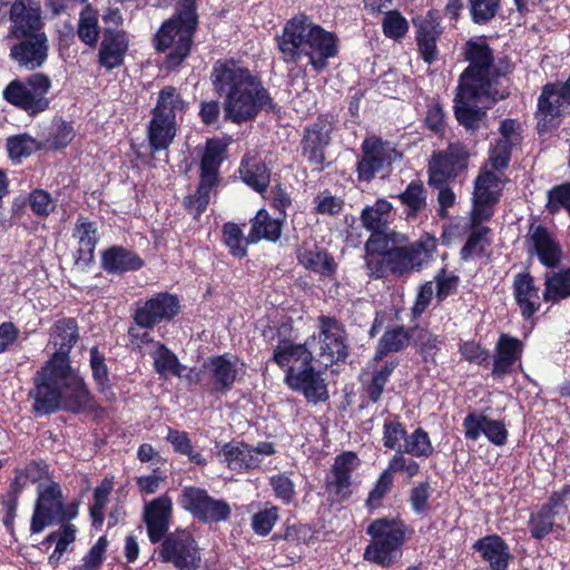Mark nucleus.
Segmentation results:
<instances>
[{"instance_id": "nucleus-43", "label": "nucleus", "mask_w": 570, "mask_h": 570, "mask_svg": "<svg viewBox=\"0 0 570 570\" xmlns=\"http://www.w3.org/2000/svg\"><path fill=\"white\" fill-rule=\"evenodd\" d=\"M166 441L171 444L175 452L188 456L191 463L197 465H205L207 463L202 453L193 448L188 434L185 431L168 428Z\"/></svg>"}, {"instance_id": "nucleus-18", "label": "nucleus", "mask_w": 570, "mask_h": 570, "mask_svg": "<svg viewBox=\"0 0 570 570\" xmlns=\"http://www.w3.org/2000/svg\"><path fill=\"white\" fill-rule=\"evenodd\" d=\"M312 343H316L315 336L308 337L304 343L282 340L274 348L273 361L285 368V375H289L292 370L302 371L312 364Z\"/></svg>"}, {"instance_id": "nucleus-33", "label": "nucleus", "mask_w": 570, "mask_h": 570, "mask_svg": "<svg viewBox=\"0 0 570 570\" xmlns=\"http://www.w3.org/2000/svg\"><path fill=\"white\" fill-rule=\"evenodd\" d=\"M513 294L522 316L530 318L540 306L538 291L534 287L532 276L529 274H518L513 281Z\"/></svg>"}, {"instance_id": "nucleus-21", "label": "nucleus", "mask_w": 570, "mask_h": 570, "mask_svg": "<svg viewBox=\"0 0 570 570\" xmlns=\"http://www.w3.org/2000/svg\"><path fill=\"white\" fill-rule=\"evenodd\" d=\"M178 299L167 293H161L148 299L135 313V322L144 328H151L159 322L169 321L178 314Z\"/></svg>"}, {"instance_id": "nucleus-52", "label": "nucleus", "mask_w": 570, "mask_h": 570, "mask_svg": "<svg viewBox=\"0 0 570 570\" xmlns=\"http://www.w3.org/2000/svg\"><path fill=\"white\" fill-rule=\"evenodd\" d=\"M558 511H552L551 507H543L537 513H533L530 519V532L533 538L540 540L549 534L554 524V514Z\"/></svg>"}, {"instance_id": "nucleus-7", "label": "nucleus", "mask_w": 570, "mask_h": 570, "mask_svg": "<svg viewBox=\"0 0 570 570\" xmlns=\"http://www.w3.org/2000/svg\"><path fill=\"white\" fill-rule=\"evenodd\" d=\"M196 14L187 10L177 18L166 21L156 36V48L168 50L166 65L175 68L187 57L191 46L193 32L196 28Z\"/></svg>"}, {"instance_id": "nucleus-27", "label": "nucleus", "mask_w": 570, "mask_h": 570, "mask_svg": "<svg viewBox=\"0 0 570 570\" xmlns=\"http://www.w3.org/2000/svg\"><path fill=\"white\" fill-rule=\"evenodd\" d=\"M500 137L490 150V163L493 168L508 166L510 153L520 142L519 125L512 119H505L500 126Z\"/></svg>"}, {"instance_id": "nucleus-19", "label": "nucleus", "mask_w": 570, "mask_h": 570, "mask_svg": "<svg viewBox=\"0 0 570 570\" xmlns=\"http://www.w3.org/2000/svg\"><path fill=\"white\" fill-rule=\"evenodd\" d=\"M525 248L530 256L535 255L547 267H554L561 258V247L547 227L531 224L525 237Z\"/></svg>"}, {"instance_id": "nucleus-32", "label": "nucleus", "mask_w": 570, "mask_h": 570, "mask_svg": "<svg viewBox=\"0 0 570 570\" xmlns=\"http://www.w3.org/2000/svg\"><path fill=\"white\" fill-rule=\"evenodd\" d=\"M522 347L523 345L520 340L502 334L495 345L493 374L504 375L509 373L514 363L520 358Z\"/></svg>"}, {"instance_id": "nucleus-51", "label": "nucleus", "mask_w": 570, "mask_h": 570, "mask_svg": "<svg viewBox=\"0 0 570 570\" xmlns=\"http://www.w3.org/2000/svg\"><path fill=\"white\" fill-rule=\"evenodd\" d=\"M214 186L215 183L200 179L199 186L195 194L185 197L184 204L195 218L206 209L209 203L210 191Z\"/></svg>"}, {"instance_id": "nucleus-5", "label": "nucleus", "mask_w": 570, "mask_h": 570, "mask_svg": "<svg viewBox=\"0 0 570 570\" xmlns=\"http://www.w3.org/2000/svg\"><path fill=\"white\" fill-rule=\"evenodd\" d=\"M384 249L381 255L368 253L366 262L367 268L372 275L377 278L385 277L389 274L403 276L421 269L433 257L436 249V239L433 237L421 238L409 246H393Z\"/></svg>"}, {"instance_id": "nucleus-4", "label": "nucleus", "mask_w": 570, "mask_h": 570, "mask_svg": "<svg viewBox=\"0 0 570 570\" xmlns=\"http://www.w3.org/2000/svg\"><path fill=\"white\" fill-rule=\"evenodd\" d=\"M278 49L287 63L311 65L315 70L326 67L337 53L336 37L313 23L306 16L289 20L278 38Z\"/></svg>"}, {"instance_id": "nucleus-8", "label": "nucleus", "mask_w": 570, "mask_h": 570, "mask_svg": "<svg viewBox=\"0 0 570 570\" xmlns=\"http://www.w3.org/2000/svg\"><path fill=\"white\" fill-rule=\"evenodd\" d=\"M372 541L364 552V559L381 566L392 564L400 554L406 527L395 519H379L367 528Z\"/></svg>"}, {"instance_id": "nucleus-22", "label": "nucleus", "mask_w": 570, "mask_h": 570, "mask_svg": "<svg viewBox=\"0 0 570 570\" xmlns=\"http://www.w3.org/2000/svg\"><path fill=\"white\" fill-rule=\"evenodd\" d=\"M11 35L14 38L43 35L40 4L35 0H14L10 9Z\"/></svg>"}, {"instance_id": "nucleus-59", "label": "nucleus", "mask_w": 570, "mask_h": 570, "mask_svg": "<svg viewBox=\"0 0 570 570\" xmlns=\"http://www.w3.org/2000/svg\"><path fill=\"white\" fill-rule=\"evenodd\" d=\"M501 0H469L472 20L484 23L491 20L498 12Z\"/></svg>"}, {"instance_id": "nucleus-23", "label": "nucleus", "mask_w": 570, "mask_h": 570, "mask_svg": "<svg viewBox=\"0 0 570 570\" xmlns=\"http://www.w3.org/2000/svg\"><path fill=\"white\" fill-rule=\"evenodd\" d=\"M393 206L386 199H377L373 205L366 206L361 214L363 226L372 232L366 242L367 253H377L383 239V230L387 226Z\"/></svg>"}, {"instance_id": "nucleus-9", "label": "nucleus", "mask_w": 570, "mask_h": 570, "mask_svg": "<svg viewBox=\"0 0 570 570\" xmlns=\"http://www.w3.org/2000/svg\"><path fill=\"white\" fill-rule=\"evenodd\" d=\"M51 80L45 73H32L26 80L14 79L2 91L3 99L29 115H37L49 107L47 97Z\"/></svg>"}, {"instance_id": "nucleus-41", "label": "nucleus", "mask_w": 570, "mask_h": 570, "mask_svg": "<svg viewBox=\"0 0 570 570\" xmlns=\"http://www.w3.org/2000/svg\"><path fill=\"white\" fill-rule=\"evenodd\" d=\"M151 357L156 372L161 376H181L185 371V366L179 363L177 356L160 343L155 344Z\"/></svg>"}, {"instance_id": "nucleus-50", "label": "nucleus", "mask_w": 570, "mask_h": 570, "mask_svg": "<svg viewBox=\"0 0 570 570\" xmlns=\"http://www.w3.org/2000/svg\"><path fill=\"white\" fill-rule=\"evenodd\" d=\"M399 198L406 206L409 216L420 213L426 205L424 188L419 181H412Z\"/></svg>"}, {"instance_id": "nucleus-46", "label": "nucleus", "mask_w": 570, "mask_h": 570, "mask_svg": "<svg viewBox=\"0 0 570 570\" xmlns=\"http://www.w3.org/2000/svg\"><path fill=\"white\" fill-rule=\"evenodd\" d=\"M185 104L174 87H166L159 92V98L154 108V116H168L176 120L177 112L183 111Z\"/></svg>"}, {"instance_id": "nucleus-58", "label": "nucleus", "mask_w": 570, "mask_h": 570, "mask_svg": "<svg viewBox=\"0 0 570 570\" xmlns=\"http://www.w3.org/2000/svg\"><path fill=\"white\" fill-rule=\"evenodd\" d=\"M490 417L481 412L469 413L462 423L466 439L476 441L481 435L487 438L488 423Z\"/></svg>"}, {"instance_id": "nucleus-17", "label": "nucleus", "mask_w": 570, "mask_h": 570, "mask_svg": "<svg viewBox=\"0 0 570 570\" xmlns=\"http://www.w3.org/2000/svg\"><path fill=\"white\" fill-rule=\"evenodd\" d=\"M570 104V76L564 83L547 85L538 101V127L541 131L556 125L564 106Z\"/></svg>"}, {"instance_id": "nucleus-30", "label": "nucleus", "mask_w": 570, "mask_h": 570, "mask_svg": "<svg viewBox=\"0 0 570 570\" xmlns=\"http://www.w3.org/2000/svg\"><path fill=\"white\" fill-rule=\"evenodd\" d=\"M474 549L492 570H507L511 554L509 547L499 535L478 540Z\"/></svg>"}, {"instance_id": "nucleus-29", "label": "nucleus", "mask_w": 570, "mask_h": 570, "mask_svg": "<svg viewBox=\"0 0 570 570\" xmlns=\"http://www.w3.org/2000/svg\"><path fill=\"white\" fill-rule=\"evenodd\" d=\"M330 126L324 122L314 124L305 130L302 153L311 164L322 166L324 163L325 148L330 144Z\"/></svg>"}, {"instance_id": "nucleus-26", "label": "nucleus", "mask_w": 570, "mask_h": 570, "mask_svg": "<svg viewBox=\"0 0 570 570\" xmlns=\"http://www.w3.org/2000/svg\"><path fill=\"white\" fill-rule=\"evenodd\" d=\"M417 26V46L422 58L431 63L436 59V41L442 33L439 17L434 12H429L424 18L414 21Z\"/></svg>"}, {"instance_id": "nucleus-57", "label": "nucleus", "mask_w": 570, "mask_h": 570, "mask_svg": "<svg viewBox=\"0 0 570 570\" xmlns=\"http://www.w3.org/2000/svg\"><path fill=\"white\" fill-rule=\"evenodd\" d=\"M29 206L32 213L40 217H47L55 212L57 202L43 189H35L28 197Z\"/></svg>"}, {"instance_id": "nucleus-61", "label": "nucleus", "mask_w": 570, "mask_h": 570, "mask_svg": "<svg viewBox=\"0 0 570 570\" xmlns=\"http://www.w3.org/2000/svg\"><path fill=\"white\" fill-rule=\"evenodd\" d=\"M278 520V509L269 507L256 512L252 518L253 531L258 535L268 534Z\"/></svg>"}, {"instance_id": "nucleus-10", "label": "nucleus", "mask_w": 570, "mask_h": 570, "mask_svg": "<svg viewBox=\"0 0 570 570\" xmlns=\"http://www.w3.org/2000/svg\"><path fill=\"white\" fill-rule=\"evenodd\" d=\"M159 559L173 563L178 570H198L202 564L199 547L186 530H176L166 535L159 549Z\"/></svg>"}, {"instance_id": "nucleus-37", "label": "nucleus", "mask_w": 570, "mask_h": 570, "mask_svg": "<svg viewBox=\"0 0 570 570\" xmlns=\"http://www.w3.org/2000/svg\"><path fill=\"white\" fill-rule=\"evenodd\" d=\"M72 236L79 245L77 263L82 262L87 264L91 262L98 242L96 224L80 217L75 225Z\"/></svg>"}, {"instance_id": "nucleus-35", "label": "nucleus", "mask_w": 570, "mask_h": 570, "mask_svg": "<svg viewBox=\"0 0 570 570\" xmlns=\"http://www.w3.org/2000/svg\"><path fill=\"white\" fill-rule=\"evenodd\" d=\"M218 454L228 468L233 470L252 469L261 463V459L256 458L255 451L239 442L225 444Z\"/></svg>"}, {"instance_id": "nucleus-16", "label": "nucleus", "mask_w": 570, "mask_h": 570, "mask_svg": "<svg viewBox=\"0 0 570 570\" xmlns=\"http://www.w3.org/2000/svg\"><path fill=\"white\" fill-rule=\"evenodd\" d=\"M469 151L460 142L450 144L445 151L434 154L430 161V184L441 186L466 167Z\"/></svg>"}, {"instance_id": "nucleus-25", "label": "nucleus", "mask_w": 570, "mask_h": 570, "mask_svg": "<svg viewBox=\"0 0 570 570\" xmlns=\"http://www.w3.org/2000/svg\"><path fill=\"white\" fill-rule=\"evenodd\" d=\"M26 40L11 48L10 57L28 70L43 65L48 56V40L46 35L24 36Z\"/></svg>"}, {"instance_id": "nucleus-42", "label": "nucleus", "mask_w": 570, "mask_h": 570, "mask_svg": "<svg viewBox=\"0 0 570 570\" xmlns=\"http://www.w3.org/2000/svg\"><path fill=\"white\" fill-rule=\"evenodd\" d=\"M297 259L307 269L320 274L331 275L334 272L333 259L325 252L312 250L302 246L297 250Z\"/></svg>"}, {"instance_id": "nucleus-3", "label": "nucleus", "mask_w": 570, "mask_h": 570, "mask_svg": "<svg viewBox=\"0 0 570 570\" xmlns=\"http://www.w3.org/2000/svg\"><path fill=\"white\" fill-rule=\"evenodd\" d=\"M212 77L217 92L224 97L226 119L242 124L271 107L272 99L261 79L239 62L217 61Z\"/></svg>"}, {"instance_id": "nucleus-15", "label": "nucleus", "mask_w": 570, "mask_h": 570, "mask_svg": "<svg viewBox=\"0 0 570 570\" xmlns=\"http://www.w3.org/2000/svg\"><path fill=\"white\" fill-rule=\"evenodd\" d=\"M360 464V459L353 452H344L335 458L325 480L326 493L333 502H343L352 495V473Z\"/></svg>"}, {"instance_id": "nucleus-62", "label": "nucleus", "mask_w": 570, "mask_h": 570, "mask_svg": "<svg viewBox=\"0 0 570 570\" xmlns=\"http://www.w3.org/2000/svg\"><path fill=\"white\" fill-rule=\"evenodd\" d=\"M385 470L390 472L392 476L395 472H404L409 478H413L420 472V465L413 459L405 458L404 453L396 452L390 460Z\"/></svg>"}, {"instance_id": "nucleus-48", "label": "nucleus", "mask_w": 570, "mask_h": 570, "mask_svg": "<svg viewBox=\"0 0 570 570\" xmlns=\"http://www.w3.org/2000/svg\"><path fill=\"white\" fill-rule=\"evenodd\" d=\"M409 334L402 326L387 330L379 342V352L375 360H381L383 354L396 352L407 345Z\"/></svg>"}, {"instance_id": "nucleus-24", "label": "nucleus", "mask_w": 570, "mask_h": 570, "mask_svg": "<svg viewBox=\"0 0 570 570\" xmlns=\"http://www.w3.org/2000/svg\"><path fill=\"white\" fill-rule=\"evenodd\" d=\"M171 511L173 502L167 495H161L145 505L144 521L153 543L159 542L168 531Z\"/></svg>"}, {"instance_id": "nucleus-40", "label": "nucleus", "mask_w": 570, "mask_h": 570, "mask_svg": "<svg viewBox=\"0 0 570 570\" xmlns=\"http://www.w3.org/2000/svg\"><path fill=\"white\" fill-rule=\"evenodd\" d=\"M224 151L225 145L220 140L210 139L207 141L200 163V179L216 184Z\"/></svg>"}, {"instance_id": "nucleus-64", "label": "nucleus", "mask_w": 570, "mask_h": 570, "mask_svg": "<svg viewBox=\"0 0 570 570\" xmlns=\"http://www.w3.org/2000/svg\"><path fill=\"white\" fill-rule=\"evenodd\" d=\"M560 207L567 208L570 213V183L557 186L549 191V210L556 213Z\"/></svg>"}, {"instance_id": "nucleus-60", "label": "nucleus", "mask_w": 570, "mask_h": 570, "mask_svg": "<svg viewBox=\"0 0 570 570\" xmlns=\"http://www.w3.org/2000/svg\"><path fill=\"white\" fill-rule=\"evenodd\" d=\"M382 27L384 35L394 40L403 38L409 30L406 19L397 11H389L383 19Z\"/></svg>"}, {"instance_id": "nucleus-13", "label": "nucleus", "mask_w": 570, "mask_h": 570, "mask_svg": "<svg viewBox=\"0 0 570 570\" xmlns=\"http://www.w3.org/2000/svg\"><path fill=\"white\" fill-rule=\"evenodd\" d=\"M502 188L503 183L498 173L484 169L478 175L474 181L473 207L471 212V220L474 224H481L492 217Z\"/></svg>"}, {"instance_id": "nucleus-56", "label": "nucleus", "mask_w": 570, "mask_h": 570, "mask_svg": "<svg viewBox=\"0 0 570 570\" xmlns=\"http://www.w3.org/2000/svg\"><path fill=\"white\" fill-rule=\"evenodd\" d=\"M406 431L402 423L395 420H385L383 424L382 441L385 448L401 452Z\"/></svg>"}, {"instance_id": "nucleus-1", "label": "nucleus", "mask_w": 570, "mask_h": 570, "mask_svg": "<svg viewBox=\"0 0 570 570\" xmlns=\"http://www.w3.org/2000/svg\"><path fill=\"white\" fill-rule=\"evenodd\" d=\"M78 326L71 318L57 321L50 330L51 358L35 379L30 391L33 411L47 415L59 409L78 412L89 404V392L76 370L69 365V353L78 341Z\"/></svg>"}, {"instance_id": "nucleus-11", "label": "nucleus", "mask_w": 570, "mask_h": 570, "mask_svg": "<svg viewBox=\"0 0 570 570\" xmlns=\"http://www.w3.org/2000/svg\"><path fill=\"white\" fill-rule=\"evenodd\" d=\"M318 335L312 350L325 365L344 360L347 356V338L344 327L332 317H318Z\"/></svg>"}, {"instance_id": "nucleus-47", "label": "nucleus", "mask_w": 570, "mask_h": 570, "mask_svg": "<svg viewBox=\"0 0 570 570\" xmlns=\"http://www.w3.org/2000/svg\"><path fill=\"white\" fill-rule=\"evenodd\" d=\"M78 36L88 46H95L99 37L98 17L96 11L87 6L80 13Z\"/></svg>"}, {"instance_id": "nucleus-45", "label": "nucleus", "mask_w": 570, "mask_h": 570, "mask_svg": "<svg viewBox=\"0 0 570 570\" xmlns=\"http://www.w3.org/2000/svg\"><path fill=\"white\" fill-rule=\"evenodd\" d=\"M401 452L415 458H429L433 453L429 434L421 428L411 434L406 433Z\"/></svg>"}, {"instance_id": "nucleus-63", "label": "nucleus", "mask_w": 570, "mask_h": 570, "mask_svg": "<svg viewBox=\"0 0 570 570\" xmlns=\"http://www.w3.org/2000/svg\"><path fill=\"white\" fill-rule=\"evenodd\" d=\"M108 541L100 537L82 559V570H98L107 550Z\"/></svg>"}, {"instance_id": "nucleus-44", "label": "nucleus", "mask_w": 570, "mask_h": 570, "mask_svg": "<svg viewBox=\"0 0 570 570\" xmlns=\"http://www.w3.org/2000/svg\"><path fill=\"white\" fill-rule=\"evenodd\" d=\"M570 296V269L553 273L546 277L543 299L557 302Z\"/></svg>"}, {"instance_id": "nucleus-14", "label": "nucleus", "mask_w": 570, "mask_h": 570, "mask_svg": "<svg viewBox=\"0 0 570 570\" xmlns=\"http://www.w3.org/2000/svg\"><path fill=\"white\" fill-rule=\"evenodd\" d=\"M179 502L186 511L204 522L224 521L230 514L225 501L214 499L206 490L196 487L184 488Z\"/></svg>"}, {"instance_id": "nucleus-31", "label": "nucleus", "mask_w": 570, "mask_h": 570, "mask_svg": "<svg viewBox=\"0 0 570 570\" xmlns=\"http://www.w3.org/2000/svg\"><path fill=\"white\" fill-rule=\"evenodd\" d=\"M242 366L237 357L227 355L212 357L204 364L215 384L223 390H229L233 386Z\"/></svg>"}, {"instance_id": "nucleus-53", "label": "nucleus", "mask_w": 570, "mask_h": 570, "mask_svg": "<svg viewBox=\"0 0 570 570\" xmlns=\"http://www.w3.org/2000/svg\"><path fill=\"white\" fill-rule=\"evenodd\" d=\"M38 142L29 135L13 136L8 138L7 141L8 155L13 160H21L38 150Z\"/></svg>"}, {"instance_id": "nucleus-54", "label": "nucleus", "mask_w": 570, "mask_h": 570, "mask_svg": "<svg viewBox=\"0 0 570 570\" xmlns=\"http://www.w3.org/2000/svg\"><path fill=\"white\" fill-rule=\"evenodd\" d=\"M472 226L473 230L461 249V256L464 261L480 256L485 247L484 235L488 233L489 228L480 226V224H474L473 222Z\"/></svg>"}, {"instance_id": "nucleus-55", "label": "nucleus", "mask_w": 570, "mask_h": 570, "mask_svg": "<svg viewBox=\"0 0 570 570\" xmlns=\"http://www.w3.org/2000/svg\"><path fill=\"white\" fill-rule=\"evenodd\" d=\"M112 487V481L105 479L95 490L94 503L90 507V515L95 524L100 525L104 522V510L108 503Z\"/></svg>"}, {"instance_id": "nucleus-28", "label": "nucleus", "mask_w": 570, "mask_h": 570, "mask_svg": "<svg viewBox=\"0 0 570 570\" xmlns=\"http://www.w3.org/2000/svg\"><path fill=\"white\" fill-rule=\"evenodd\" d=\"M128 46L129 40L124 31L106 29L99 49L100 65L109 70L119 67L124 62Z\"/></svg>"}, {"instance_id": "nucleus-20", "label": "nucleus", "mask_w": 570, "mask_h": 570, "mask_svg": "<svg viewBox=\"0 0 570 570\" xmlns=\"http://www.w3.org/2000/svg\"><path fill=\"white\" fill-rule=\"evenodd\" d=\"M284 382L291 390L302 393L309 403L328 399L327 384L312 364L302 371L292 370L289 375H285Z\"/></svg>"}, {"instance_id": "nucleus-12", "label": "nucleus", "mask_w": 570, "mask_h": 570, "mask_svg": "<svg viewBox=\"0 0 570 570\" xmlns=\"http://www.w3.org/2000/svg\"><path fill=\"white\" fill-rule=\"evenodd\" d=\"M362 158L357 163L358 179L370 181L376 175L384 177L400 154L389 142L377 137H368L362 145Z\"/></svg>"}, {"instance_id": "nucleus-6", "label": "nucleus", "mask_w": 570, "mask_h": 570, "mask_svg": "<svg viewBox=\"0 0 570 570\" xmlns=\"http://www.w3.org/2000/svg\"><path fill=\"white\" fill-rule=\"evenodd\" d=\"M37 500L30 522V531L40 533L47 527L72 520L78 514V503L65 505L61 488L57 482H41L37 489Z\"/></svg>"}, {"instance_id": "nucleus-39", "label": "nucleus", "mask_w": 570, "mask_h": 570, "mask_svg": "<svg viewBox=\"0 0 570 570\" xmlns=\"http://www.w3.org/2000/svg\"><path fill=\"white\" fill-rule=\"evenodd\" d=\"M282 234V223L273 218L265 209L257 212L252 219V228L248 234V242L257 243L262 239L276 242Z\"/></svg>"}, {"instance_id": "nucleus-49", "label": "nucleus", "mask_w": 570, "mask_h": 570, "mask_svg": "<svg viewBox=\"0 0 570 570\" xmlns=\"http://www.w3.org/2000/svg\"><path fill=\"white\" fill-rule=\"evenodd\" d=\"M223 242L234 256L243 257L246 255V245L249 243L248 236H244V233L238 225L227 223L223 226Z\"/></svg>"}, {"instance_id": "nucleus-36", "label": "nucleus", "mask_w": 570, "mask_h": 570, "mask_svg": "<svg viewBox=\"0 0 570 570\" xmlns=\"http://www.w3.org/2000/svg\"><path fill=\"white\" fill-rule=\"evenodd\" d=\"M176 135V120L168 116H154L148 127V141L153 151L167 149Z\"/></svg>"}, {"instance_id": "nucleus-34", "label": "nucleus", "mask_w": 570, "mask_h": 570, "mask_svg": "<svg viewBox=\"0 0 570 570\" xmlns=\"http://www.w3.org/2000/svg\"><path fill=\"white\" fill-rule=\"evenodd\" d=\"M243 181L258 193L266 190L269 184V170L256 155L246 156L239 167Z\"/></svg>"}, {"instance_id": "nucleus-38", "label": "nucleus", "mask_w": 570, "mask_h": 570, "mask_svg": "<svg viewBox=\"0 0 570 570\" xmlns=\"http://www.w3.org/2000/svg\"><path fill=\"white\" fill-rule=\"evenodd\" d=\"M101 264L109 273H124L137 271L142 266V261L132 252L122 247H111L102 255Z\"/></svg>"}, {"instance_id": "nucleus-2", "label": "nucleus", "mask_w": 570, "mask_h": 570, "mask_svg": "<svg viewBox=\"0 0 570 570\" xmlns=\"http://www.w3.org/2000/svg\"><path fill=\"white\" fill-rule=\"evenodd\" d=\"M465 58L469 67L460 77L454 114L468 131H475L485 122L484 109L504 97L495 88L502 71L494 63L492 50L484 38L466 42Z\"/></svg>"}]
</instances>
